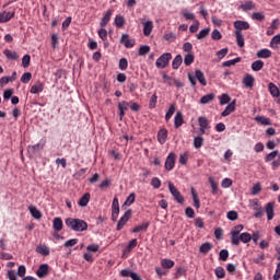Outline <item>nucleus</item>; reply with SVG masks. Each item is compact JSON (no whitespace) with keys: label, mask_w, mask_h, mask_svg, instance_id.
I'll use <instances>...</instances> for the list:
<instances>
[{"label":"nucleus","mask_w":280,"mask_h":280,"mask_svg":"<svg viewBox=\"0 0 280 280\" xmlns=\"http://www.w3.org/2000/svg\"><path fill=\"white\" fill-rule=\"evenodd\" d=\"M66 225H68L72 231L82 232L89 229V224L82 219H66Z\"/></svg>","instance_id":"1"},{"label":"nucleus","mask_w":280,"mask_h":280,"mask_svg":"<svg viewBox=\"0 0 280 280\" xmlns=\"http://www.w3.org/2000/svg\"><path fill=\"white\" fill-rule=\"evenodd\" d=\"M188 80L191 84V86H196L197 81L201 83V86H207V78H205V72L202 70L197 69L195 71V77L191 75V73H188Z\"/></svg>","instance_id":"2"},{"label":"nucleus","mask_w":280,"mask_h":280,"mask_svg":"<svg viewBox=\"0 0 280 280\" xmlns=\"http://www.w3.org/2000/svg\"><path fill=\"white\" fill-rule=\"evenodd\" d=\"M168 191L173 196L174 200L178 202V205H185V197H183L180 190L177 189L172 182L168 183Z\"/></svg>","instance_id":"3"},{"label":"nucleus","mask_w":280,"mask_h":280,"mask_svg":"<svg viewBox=\"0 0 280 280\" xmlns=\"http://www.w3.org/2000/svg\"><path fill=\"white\" fill-rule=\"evenodd\" d=\"M172 59V55L170 52H164L161 57L155 61V67L158 69H165L170 65V60Z\"/></svg>","instance_id":"4"},{"label":"nucleus","mask_w":280,"mask_h":280,"mask_svg":"<svg viewBox=\"0 0 280 280\" xmlns=\"http://www.w3.org/2000/svg\"><path fill=\"white\" fill-rule=\"evenodd\" d=\"M249 207L255 211L254 218H264V207L259 203L258 199H254L249 202Z\"/></svg>","instance_id":"5"},{"label":"nucleus","mask_w":280,"mask_h":280,"mask_svg":"<svg viewBox=\"0 0 280 280\" xmlns=\"http://www.w3.org/2000/svg\"><path fill=\"white\" fill-rule=\"evenodd\" d=\"M242 231H244V225L242 224L234 226V229L231 231V242L233 246H237V236L240 235V233H242Z\"/></svg>","instance_id":"6"},{"label":"nucleus","mask_w":280,"mask_h":280,"mask_svg":"<svg viewBox=\"0 0 280 280\" xmlns=\"http://www.w3.org/2000/svg\"><path fill=\"white\" fill-rule=\"evenodd\" d=\"M176 166V154L170 153L165 160L164 167L167 172H172L174 167Z\"/></svg>","instance_id":"7"},{"label":"nucleus","mask_w":280,"mask_h":280,"mask_svg":"<svg viewBox=\"0 0 280 280\" xmlns=\"http://www.w3.org/2000/svg\"><path fill=\"white\" fill-rule=\"evenodd\" d=\"M130 218H132V210H127L118 221L116 230L121 231Z\"/></svg>","instance_id":"8"},{"label":"nucleus","mask_w":280,"mask_h":280,"mask_svg":"<svg viewBox=\"0 0 280 280\" xmlns=\"http://www.w3.org/2000/svg\"><path fill=\"white\" fill-rule=\"evenodd\" d=\"M129 107H130V103L126 101L118 103V115H119L120 121L121 119H124V117H126V110H128Z\"/></svg>","instance_id":"9"},{"label":"nucleus","mask_w":280,"mask_h":280,"mask_svg":"<svg viewBox=\"0 0 280 280\" xmlns=\"http://www.w3.org/2000/svg\"><path fill=\"white\" fill-rule=\"evenodd\" d=\"M120 43L121 45H125L127 49H132V47H135L136 44L135 39H130V35L128 34H122Z\"/></svg>","instance_id":"10"},{"label":"nucleus","mask_w":280,"mask_h":280,"mask_svg":"<svg viewBox=\"0 0 280 280\" xmlns=\"http://www.w3.org/2000/svg\"><path fill=\"white\" fill-rule=\"evenodd\" d=\"M265 213L267 214V220L275 219V202L270 201L265 207Z\"/></svg>","instance_id":"11"},{"label":"nucleus","mask_w":280,"mask_h":280,"mask_svg":"<svg viewBox=\"0 0 280 280\" xmlns=\"http://www.w3.org/2000/svg\"><path fill=\"white\" fill-rule=\"evenodd\" d=\"M36 275L37 277H39V279H44V277H47L49 275V265H40L36 271Z\"/></svg>","instance_id":"12"},{"label":"nucleus","mask_w":280,"mask_h":280,"mask_svg":"<svg viewBox=\"0 0 280 280\" xmlns=\"http://www.w3.org/2000/svg\"><path fill=\"white\" fill-rule=\"evenodd\" d=\"M234 27L236 32H242L243 30H250V24L246 21L237 20L234 22Z\"/></svg>","instance_id":"13"},{"label":"nucleus","mask_w":280,"mask_h":280,"mask_svg":"<svg viewBox=\"0 0 280 280\" xmlns=\"http://www.w3.org/2000/svg\"><path fill=\"white\" fill-rule=\"evenodd\" d=\"M43 91H45V84H43L40 81H37L34 85H32L30 92L33 95H38V93H43Z\"/></svg>","instance_id":"14"},{"label":"nucleus","mask_w":280,"mask_h":280,"mask_svg":"<svg viewBox=\"0 0 280 280\" xmlns=\"http://www.w3.org/2000/svg\"><path fill=\"white\" fill-rule=\"evenodd\" d=\"M14 19V12L3 11L0 12V23H8Z\"/></svg>","instance_id":"15"},{"label":"nucleus","mask_w":280,"mask_h":280,"mask_svg":"<svg viewBox=\"0 0 280 280\" xmlns=\"http://www.w3.org/2000/svg\"><path fill=\"white\" fill-rule=\"evenodd\" d=\"M243 84L247 89H253V86H255V77H253V74H246L243 79Z\"/></svg>","instance_id":"16"},{"label":"nucleus","mask_w":280,"mask_h":280,"mask_svg":"<svg viewBox=\"0 0 280 280\" xmlns=\"http://www.w3.org/2000/svg\"><path fill=\"white\" fill-rule=\"evenodd\" d=\"M158 141L161 145L167 141V129L162 128L158 131Z\"/></svg>","instance_id":"17"},{"label":"nucleus","mask_w":280,"mask_h":280,"mask_svg":"<svg viewBox=\"0 0 280 280\" xmlns=\"http://www.w3.org/2000/svg\"><path fill=\"white\" fill-rule=\"evenodd\" d=\"M62 226H63L62 218L57 217V218H55L52 220V229H54V231H56L57 233H60V231H62Z\"/></svg>","instance_id":"18"},{"label":"nucleus","mask_w":280,"mask_h":280,"mask_svg":"<svg viewBox=\"0 0 280 280\" xmlns=\"http://www.w3.org/2000/svg\"><path fill=\"white\" fill-rule=\"evenodd\" d=\"M238 243L237 246H240V242H243V244H248L250 240H253V235L248 232H244L237 236Z\"/></svg>","instance_id":"19"},{"label":"nucleus","mask_w":280,"mask_h":280,"mask_svg":"<svg viewBox=\"0 0 280 280\" xmlns=\"http://www.w3.org/2000/svg\"><path fill=\"white\" fill-rule=\"evenodd\" d=\"M256 56L257 58L268 59L272 57V51L268 48H262L257 51Z\"/></svg>","instance_id":"20"},{"label":"nucleus","mask_w":280,"mask_h":280,"mask_svg":"<svg viewBox=\"0 0 280 280\" xmlns=\"http://www.w3.org/2000/svg\"><path fill=\"white\" fill-rule=\"evenodd\" d=\"M110 16H113V9L107 10L101 21V27H106L110 23Z\"/></svg>","instance_id":"21"},{"label":"nucleus","mask_w":280,"mask_h":280,"mask_svg":"<svg viewBox=\"0 0 280 280\" xmlns=\"http://www.w3.org/2000/svg\"><path fill=\"white\" fill-rule=\"evenodd\" d=\"M231 113H235V101H233L225 107V109L221 113V116L229 117V115H231Z\"/></svg>","instance_id":"22"},{"label":"nucleus","mask_w":280,"mask_h":280,"mask_svg":"<svg viewBox=\"0 0 280 280\" xmlns=\"http://www.w3.org/2000/svg\"><path fill=\"white\" fill-rule=\"evenodd\" d=\"M185 124V118H183V112H177L174 118V126L175 128H180Z\"/></svg>","instance_id":"23"},{"label":"nucleus","mask_w":280,"mask_h":280,"mask_svg":"<svg viewBox=\"0 0 280 280\" xmlns=\"http://www.w3.org/2000/svg\"><path fill=\"white\" fill-rule=\"evenodd\" d=\"M198 124H199V128H206V129H208V130H210L211 129V122L208 120V118L207 117H205V116H200L199 118H198Z\"/></svg>","instance_id":"24"},{"label":"nucleus","mask_w":280,"mask_h":280,"mask_svg":"<svg viewBox=\"0 0 280 280\" xmlns=\"http://www.w3.org/2000/svg\"><path fill=\"white\" fill-rule=\"evenodd\" d=\"M161 266L165 270H170V269L174 268V266H176V262H174V260H172V259L164 258L161 260Z\"/></svg>","instance_id":"25"},{"label":"nucleus","mask_w":280,"mask_h":280,"mask_svg":"<svg viewBox=\"0 0 280 280\" xmlns=\"http://www.w3.org/2000/svg\"><path fill=\"white\" fill-rule=\"evenodd\" d=\"M213 100H215V94L210 93V94H206L203 95L200 101L199 104H211V102H213Z\"/></svg>","instance_id":"26"},{"label":"nucleus","mask_w":280,"mask_h":280,"mask_svg":"<svg viewBox=\"0 0 280 280\" xmlns=\"http://www.w3.org/2000/svg\"><path fill=\"white\" fill-rule=\"evenodd\" d=\"M28 211H30L31 215H33L35 218V220H40V218H43V212H40V210L36 209L35 206H30Z\"/></svg>","instance_id":"27"},{"label":"nucleus","mask_w":280,"mask_h":280,"mask_svg":"<svg viewBox=\"0 0 280 280\" xmlns=\"http://www.w3.org/2000/svg\"><path fill=\"white\" fill-rule=\"evenodd\" d=\"M3 55L8 60H19V54L16 51H12L10 49H4Z\"/></svg>","instance_id":"28"},{"label":"nucleus","mask_w":280,"mask_h":280,"mask_svg":"<svg viewBox=\"0 0 280 280\" xmlns=\"http://www.w3.org/2000/svg\"><path fill=\"white\" fill-rule=\"evenodd\" d=\"M268 89H269L270 95H272V97H279V95H280L279 88L275 83L270 82L268 84Z\"/></svg>","instance_id":"29"},{"label":"nucleus","mask_w":280,"mask_h":280,"mask_svg":"<svg viewBox=\"0 0 280 280\" xmlns=\"http://www.w3.org/2000/svg\"><path fill=\"white\" fill-rule=\"evenodd\" d=\"M255 121H257V124H260L261 126H270L272 124L270 122V118L265 116H256Z\"/></svg>","instance_id":"30"},{"label":"nucleus","mask_w":280,"mask_h":280,"mask_svg":"<svg viewBox=\"0 0 280 280\" xmlns=\"http://www.w3.org/2000/svg\"><path fill=\"white\" fill-rule=\"evenodd\" d=\"M149 226H150V222H144V223L133 228V230L131 232L132 233H141V232L148 231Z\"/></svg>","instance_id":"31"},{"label":"nucleus","mask_w":280,"mask_h":280,"mask_svg":"<svg viewBox=\"0 0 280 280\" xmlns=\"http://www.w3.org/2000/svg\"><path fill=\"white\" fill-rule=\"evenodd\" d=\"M91 200V194H84L79 200V207H86Z\"/></svg>","instance_id":"32"},{"label":"nucleus","mask_w":280,"mask_h":280,"mask_svg":"<svg viewBox=\"0 0 280 280\" xmlns=\"http://www.w3.org/2000/svg\"><path fill=\"white\" fill-rule=\"evenodd\" d=\"M241 10H243V12H248L250 10H255V2L253 1H246L245 3L241 4Z\"/></svg>","instance_id":"33"},{"label":"nucleus","mask_w":280,"mask_h":280,"mask_svg":"<svg viewBox=\"0 0 280 280\" xmlns=\"http://www.w3.org/2000/svg\"><path fill=\"white\" fill-rule=\"evenodd\" d=\"M153 24L152 21H148L144 23L143 25V34L144 36H150V34H152V28H153Z\"/></svg>","instance_id":"34"},{"label":"nucleus","mask_w":280,"mask_h":280,"mask_svg":"<svg viewBox=\"0 0 280 280\" xmlns=\"http://www.w3.org/2000/svg\"><path fill=\"white\" fill-rule=\"evenodd\" d=\"M213 249V244L211 243H203L200 248L199 252L202 253L203 255H207V253L211 252Z\"/></svg>","instance_id":"35"},{"label":"nucleus","mask_w":280,"mask_h":280,"mask_svg":"<svg viewBox=\"0 0 280 280\" xmlns=\"http://www.w3.org/2000/svg\"><path fill=\"white\" fill-rule=\"evenodd\" d=\"M194 60H195L194 52H188L184 57V65L186 67H189V66H191L194 63Z\"/></svg>","instance_id":"36"},{"label":"nucleus","mask_w":280,"mask_h":280,"mask_svg":"<svg viewBox=\"0 0 280 280\" xmlns=\"http://www.w3.org/2000/svg\"><path fill=\"white\" fill-rule=\"evenodd\" d=\"M176 113V103H173L165 115V121H168L172 119V116Z\"/></svg>","instance_id":"37"},{"label":"nucleus","mask_w":280,"mask_h":280,"mask_svg":"<svg viewBox=\"0 0 280 280\" xmlns=\"http://www.w3.org/2000/svg\"><path fill=\"white\" fill-rule=\"evenodd\" d=\"M180 65H183V56L177 55L172 61V68L178 69L180 67Z\"/></svg>","instance_id":"38"},{"label":"nucleus","mask_w":280,"mask_h":280,"mask_svg":"<svg viewBox=\"0 0 280 280\" xmlns=\"http://www.w3.org/2000/svg\"><path fill=\"white\" fill-rule=\"evenodd\" d=\"M37 253H39V255H44V257H49L50 250L47 245H39L37 246Z\"/></svg>","instance_id":"39"},{"label":"nucleus","mask_w":280,"mask_h":280,"mask_svg":"<svg viewBox=\"0 0 280 280\" xmlns=\"http://www.w3.org/2000/svg\"><path fill=\"white\" fill-rule=\"evenodd\" d=\"M209 183L211 185L212 195L218 196V191H219L218 182H215V178L209 177Z\"/></svg>","instance_id":"40"},{"label":"nucleus","mask_w":280,"mask_h":280,"mask_svg":"<svg viewBox=\"0 0 280 280\" xmlns=\"http://www.w3.org/2000/svg\"><path fill=\"white\" fill-rule=\"evenodd\" d=\"M236 36V43L240 47H244L245 42H244V34H242V31H236L235 32Z\"/></svg>","instance_id":"41"},{"label":"nucleus","mask_w":280,"mask_h":280,"mask_svg":"<svg viewBox=\"0 0 280 280\" xmlns=\"http://www.w3.org/2000/svg\"><path fill=\"white\" fill-rule=\"evenodd\" d=\"M264 69V61L256 60L252 63V71H261Z\"/></svg>","instance_id":"42"},{"label":"nucleus","mask_w":280,"mask_h":280,"mask_svg":"<svg viewBox=\"0 0 280 280\" xmlns=\"http://www.w3.org/2000/svg\"><path fill=\"white\" fill-rule=\"evenodd\" d=\"M205 145V138H202L201 136L199 137H196L194 139V147L197 149V150H200V148Z\"/></svg>","instance_id":"43"},{"label":"nucleus","mask_w":280,"mask_h":280,"mask_svg":"<svg viewBox=\"0 0 280 280\" xmlns=\"http://www.w3.org/2000/svg\"><path fill=\"white\" fill-rule=\"evenodd\" d=\"M115 25L116 27H124L126 25V19L124 15H116Z\"/></svg>","instance_id":"44"},{"label":"nucleus","mask_w":280,"mask_h":280,"mask_svg":"<svg viewBox=\"0 0 280 280\" xmlns=\"http://www.w3.org/2000/svg\"><path fill=\"white\" fill-rule=\"evenodd\" d=\"M237 62H242V57H237V58H235V59L224 61V62L222 63V67H235V65H236Z\"/></svg>","instance_id":"45"},{"label":"nucleus","mask_w":280,"mask_h":280,"mask_svg":"<svg viewBox=\"0 0 280 280\" xmlns=\"http://www.w3.org/2000/svg\"><path fill=\"white\" fill-rule=\"evenodd\" d=\"M280 45V35H276L272 37L270 42L271 49H278Z\"/></svg>","instance_id":"46"},{"label":"nucleus","mask_w":280,"mask_h":280,"mask_svg":"<svg viewBox=\"0 0 280 280\" xmlns=\"http://www.w3.org/2000/svg\"><path fill=\"white\" fill-rule=\"evenodd\" d=\"M97 34L98 37L103 40V43H106V40H108V31H106V28H100Z\"/></svg>","instance_id":"47"},{"label":"nucleus","mask_w":280,"mask_h":280,"mask_svg":"<svg viewBox=\"0 0 280 280\" xmlns=\"http://www.w3.org/2000/svg\"><path fill=\"white\" fill-rule=\"evenodd\" d=\"M217 279H224L226 277V271L222 267H217L214 270Z\"/></svg>","instance_id":"48"},{"label":"nucleus","mask_w":280,"mask_h":280,"mask_svg":"<svg viewBox=\"0 0 280 280\" xmlns=\"http://www.w3.org/2000/svg\"><path fill=\"white\" fill-rule=\"evenodd\" d=\"M187 275V269L185 267H177L175 272V279H179V277H185Z\"/></svg>","instance_id":"49"},{"label":"nucleus","mask_w":280,"mask_h":280,"mask_svg":"<svg viewBox=\"0 0 280 280\" xmlns=\"http://www.w3.org/2000/svg\"><path fill=\"white\" fill-rule=\"evenodd\" d=\"M136 198H137V195H136L135 192H131V194L127 197V199H126V201H125L124 205H126L127 207H130L131 205H135Z\"/></svg>","instance_id":"50"},{"label":"nucleus","mask_w":280,"mask_h":280,"mask_svg":"<svg viewBox=\"0 0 280 280\" xmlns=\"http://www.w3.org/2000/svg\"><path fill=\"white\" fill-rule=\"evenodd\" d=\"M279 156V151H272L269 154L266 155L265 161L266 163H270V161H275Z\"/></svg>","instance_id":"51"},{"label":"nucleus","mask_w":280,"mask_h":280,"mask_svg":"<svg viewBox=\"0 0 280 280\" xmlns=\"http://www.w3.org/2000/svg\"><path fill=\"white\" fill-rule=\"evenodd\" d=\"M189 161V152L185 151L179 155V163L180 165H185Z\"/></svg>","instance_id":"52"},{"label":"nucleus","mask_w":280,"mask_h":280,"mask_svg":"<svg viewBox=\"0 0 280 280\" xmlns=\"http://www.w3.org/2000/svg\"><path fill=\"white\" fill-rule=\"evenodd\" d=\"M252 19L254 21H265L266 20V15L264 14V12H254L252 14Z\"/></svg>","instance_id":"53"},{"label":"nucleus","mask_w":280,"mask_h":280,"mask_svg":"<svg viewBox=\"0 0 280 280\" xmlns=\"http://www.w3.org/2000/svg\"><path fill=\"white\" fill-rule=\"evenodd\" d=\"M137 244H138L137 238H132V240L129 242L127 248L125 249V253H131V252H132V248H137Z\"/></svg>","instance_id":"54"},{"label":"nucleus","mask_w":280,"mask_h":280,"mask_svg":"<svg viewBox=\"0 0 280 280\" xmlns=\"http://www.w3.org/2000/svg\"><path fill=\"white\" fill-rule=\"evenodd\" d=\"M209 32H211L210 28H203L202 31L197 34L198 40H202L203 38H207L209 36Z\"/></svg>","instance_id":"55"},{"label":"nucleus","mask_w":280,"mask_h":280,"mask_svg":"<svg viewBox=\"0 0 280 280\" xmlns=\"http://www.w3.org/2000/svg\"><path fill=\"white\" fill-rule=\"evenodd\" d=\"M182 14L184 19H186V21H194V19H196V15L192 12H189L187 10H183Z\"/></svg>","instance_id":"56"},{"label":"nucleus","mask_w":280,"mask_h":280,"mask_svg":"<svg viewBox=\"0 0 280 280\" xmlns=\"http://www.w3.org/2000/svg\"><path fill=\"white\" fill-rule=\"evenodd\" d=\"M161 179L159 177H153L151 179V186L153 187V189H161Z\"/></svg>","instance_id":"57"},{"label":"nucleus","mask_w":280,"mask_h":280,"mask_svg":"<svg viewBox=\"0 0 280 280\" xmlns=\"http://www.w3.org/2000/svg\"><path fill=\"white\" fill-rule=\"evenodd\" d=\"M30 62H32V57L30 55H24L22 58V67L27 69V67H30Z\"/></svg>","instance_id":"58"},{"label":"nucleus","mask_w":280,"mask_h":280,"mask_svg":"<svg viewBox=\"0 0 280 280\" xmlns=\"http://www.w3.org/2000/svg\"><path fill=\"white\" fill-rule=\"evenodd\" d=\"M30 80H32V72H25L24 74H22L21 82L23 84H27Z\"/></svg>","instance_id":"59"},{"label":"nucleus","mask_w":280,"mask_h":280,"mask_svg":"<svg viewBox=\"0 0 280 280\" xmlns=\"http://www.w3.org/2000/svg\"><path fill=\"white\" fill-rule=\"evenodd\" d=\"M261 192V184L257 183L252 188V196H257Z\"/></svg>","instance_id":"60"},{"label":"nucleus","mask_w":280,"mask_h":280,"mask_svg":"<svg viewBox=\"0 0 280 280\" xmlns=\"http://www.w3.org/2000/svg\"><path fill=\"white\" fill-rule=\"evenodd\" d=\"M229 102H231V96H229V94H222L220 96L221 106H224V104H229Z\"/></svg>","instance_id":"61"},{"label":"nucleus","mask_w":280,"mask_h":280,"mask_svg":"<svg viewBox=\"0 0 280 280\" xmlns=\"http://www.w3.org/2000/svg\"><path fill=\"white\" fill-rule=\"evenodd\" d=\"M119 69L120 71H126V69H128V59L121 58L119 60Z\"/></svg>","instance_id":"62"},{"label":"nucleus","mask_w":280,"mask_h":280,"mask_svg":"<svg viewBox=\"0 0 280 280\" xmlns=\"http://www.w3.org/2000/svg\"><path fill=\"white\" fill-rule=\"evenodd\" d=\"M278 28H279V20L276 19L272 21L271 26L267 31L268 36H270V34H272V32L270 30H278Z\"/></svg>","instance_id":"63"},{"label":"nucleus","mask_w":280,"mask_h":280,"mask_svg":"<svg viewBox=\"0 0 280 280\" xmlns=\"http://www.w3.org/2000/svg\"><path fill=\"white\" fill-rule=\"evenodd\" d=\"M138 54L139 56H147V54H150V46H141Z\"/></svg>","instance_id":"64"}]
</instances>
